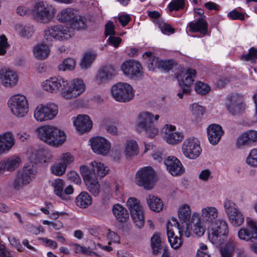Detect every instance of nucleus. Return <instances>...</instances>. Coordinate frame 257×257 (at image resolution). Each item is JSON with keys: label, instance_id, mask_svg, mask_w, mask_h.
<instances>
[{"label": "nucleus", "instance_id": "nucleus-50", "mask_svg": "<svg viewBox=\"0 0 257 257\" xmlns=\"http://www.w3.org/2000/svg\"><path fill=\"white\" fill-rule=\"evenodd\" d=\"M246 162L250 166L257 167V148L251 150Z\"/></svg>", "mask_w": 257, "mask_h": 257}, {"label": "nucleus", "instance_id": "nucleus-19", "mask_svg": "<svg viewBox=\"0 0 257 257\" xmlns=\"http://www.w3.org/2000/svg\"><path fill=\"white\" fill-rule=\"evenodd\" d=\"M93 151L97 154L106 155L110 148V144L105 138L96 137L90 140Z\"/></svg>", "mask_w": 257, "mask_h": 257}, {"label": "nucleus", "instance_id": "nucleus-9", "mask_svg": "<svg viewBox=\"0 0 257 257\" xmlns=\"http://www.w3.org/2000/svg\"><path fill=\"white\" fill-rule=\"evenodd\" d=\"M155 172L151 167H144L139 170L136 174V183L146 189L153 188Z\"/></svg>", "mask_w": 257, "mask_h": 257}, {"label": "nucleus", "instance_id": "nucleus-57", "mask_svg": "<svg viewBox=\"0 0 257 257\" xmlns=\"http://www.w3.org/2000/svg\"><path fill=\"white\" fill-rule=\"evenodd\" d=\"M159 27L164 34L173 33L175 31V30L170 25L164 22L159 23Z\"/></svg>", "mask_w": 257, "mask_h": 257}, {"label": "nucleus", "instance_id": "nucleus-61", "mask_svg": "<svg viewBox=\"0 0 257 257\" xmlns=\"http://www.w3.org/2000/svg\"><path fill=\"white\" fill-rule=\"evenodd\" d=\"M105 33L106 36L115 35V32L114 31V26L112 22H108L105 25Z\"/></svg>", "mask_w": 257, "mask_h": 257}, {"label": "nucleus", "instance_id": "nucleus-17", "mask_svg": "<svg viewBox=\"0 0 257 257\" xmlns=\"http://www.w3.org/2000/svg\"><path fill=\"white\" fill-rule=\"evenodd\" d=\"M85 89V85L82 79L74 80L69 88L62 95L66 99H71L81 95Z\"/></svg>", "mask_w": 257, "mask_h": 257}, {"label": "nucleus", "instance_id": "nucleus-15", "mask_svg": "<svg viewBox=\"0 0 257 257\" xmlns=\"http://www.w3.org/2000/svg\"><path fill=\"white\" fill-rule=\"evenodd\" d=\"M121 69L125 75L131 78L140 77L143 74V67L141 63L134 60L123 63Z\"/></svg>", "mask_w": 257, "mask_h": 257}, {"label": "nucleus", "instance_id": "nucleus-20", "mask_svg": "<svg viewBox=\"0 0 257 257\" xmlns=\"http://www.w3.org/2000/svg\"><path fill=\"white\" fill-rule=\"evenodd\" d=\"M164 164L167 170L173 176H178L182 175L184 171L180 161L174 156L168 157L165 161Z\"/></svg>", "mask_w": 257, "mask_h": 257}, {"label": "nucleus", "instance_id": "nucleus-30", "mask_svg": "<svg viewBox=\"0 0 257 257\" xmlns=\"http://www.w3.org/2000/svg\"><path fill=\"white\" fill-rule=\"evenodd\" d=\"M37 173V169L36 167L32 164L24 167L22 172L19 173L18 175L22 179V181L27 185L30 183Z\"/></svg>", "mask_w": 257, "mask_h": 257}, {"label": "nucleus", "instance_id": "nucleus-51", "mask_svg": "<svg viewBox=\"0 0 257 257\" xmlns=\"http://www.w3.org/2000/svg\"><path fill=\"white\" fill-rule=\"evenodd\" d=\"M66 165H63L62 162L54 165L51 168L52 173L57 176H61L65 172Z\"/></svg>", "mask_w": 257, "mask_h": 257}, {"label": "nucleus", "instance_id": "nucleus-18", "mask_svg": "<svg viewBox=\"0 0 257 257\" xmlns=\"http://www.w3.org/2000/svg\"><path fill=\"white\" fill-rule=\"evenodd\" d=\"M247 223V227L240 229L238 236L241 239L254 242L257 239V225L252 220H248Z\"/></svg>", "mask_w": 257, "mask_h": 257}, {"label": "nucleus", "instance_id": "nucleus-55", "mask_svg": "<svg viewBox=\"0 0 257 257\" xmlns=\"http://www.w3.org/2000/svg\"><path fill=\"white\" fill-rule=\"evenodd\" d=\"M227 16L230 20H243L244 19V15L241 13L238 12L235 10L230 12L228 14Z\"/></svg>", "mask_w": 257, "mask_h": 257}, {"label": "nucleus", "instance_id": "nucleus-62", "mask_svg": "<svg viewBox=\"0 0 257 257\" xmlns=\"http://www.w3.org/2000/svg\"><path fill=\"white\" fill-rule=\"evenodd\" d=\"M9 240L12 246H15L18 251H22V249L23 247L19 239L14 236H10L9 237Z\"/></svg>", "mask_w": 257, "mask_h": 257}, {"label": "nucleus", "instance_id": "nucleus-12", "mask_svg": "<svg viewBox=\"0 0 257 257\" xmlns=\"http://www.w3.org/2000/svg\"><path fill=\"white\" fill-rule=\"evenodd\" d=\"M80 170L87 189L94 196H97L100 189L96 173L90 172L87 166H81Z\"/></svg>", "mask_w": 257, "mask_h": 257}, {"label": "nucleus", "instance_id": "nucleus-37", "mask_svg": "<svg viewBox=\"0 0 257 257\" xmlns=\"http://www.w3.org/2000/svg\"><path fill=\"white\" fill-rule=\"evenodd\" d=\"M147 202L150 208L157 212L161 211L163 208V204L159 198L152 195H149L147 198Z\"/></svg>", "mask_w": 257, "mask_h": 257}, {"label": "nucleus", "instance_id": "nucleus-28", "mask_svg": "<svg viewBox=\"0 0 257 257\" xmlns=\"http://www.w3.org/2000/svg\"><path fill=\"white\" fill-rule=\"evenodd\" d=\"M21 162V158L14 156L0 162V172L2 171L12 172L17 168Z\"/></svg>", "mask_w": 257, "mask_h": 257}, {"label": "nucleus", "instance_id": "nucleus-41", "mask_svg": "<svg viewBox=\"0 0 257 257\" xmlns=\"http://www.w3.org/2000/svg\"><path fill=\"white\" fill-rule=\"evenodd\" d=\"M139 153V149L137 142L134 140L126 141L124 153L126 156L132 157L137 155Z\"/></svg>", "mask_w": 257, "mask_h": 257}, {"label": "nucleus", "instance_id": "nucleus-1", "mask_svg": "<svg viewBox=\"0 0 257 257\" xmlns=\"http://www.w3.org/2000/svg\"><path fill=\"white\" fill-rule=\"evenodd\" d=\"M57 19L61 23H70V27L62 25L47 27L44 30V38L49 42L53 40L66 41L74 35V30L86 28V19L80 16H76L73 9L68 8L57 14Z\"/></svg>", "mask_w": 257, "mask_h": 257}, {"label": "nucleus", "instance_id": "nucleus-47", "mask_svg": "<svg viewBox=\"0 0 257 257\" xmlns=\"http://www.w3.org/2000/svg\"><path fill=\"white\" fill-rule=\"evenodd\" d=\"M242 60L246 61H250L251 63L257 61V49L251 47L248 53L243 55L241 57Z\"/></svg>", "mask_w": 257, "mask_h": 257}, {"label": "nucleus", "instance_id": "nucleus-56", "mask_svg": "<svg viewBox=\"0 0 257 257\" xmlns=\"http://www.w3.org/2000/svg\"><path fill=\"white\" fill-rule=\"evenodd\" d=\"M8 46L7 39L4 35L0 36V55H4L6 53V49Z\"/></svg>", "mask_w": 257, "mask_h": 257}, {"label": "nucleus", "instance_id": "nucleus-5", "mask_svg": "<svg viewBox=\"0 0 257 257\" xmlns=\"http://www.w3.org/2000/svg\"><path fill=\"white\" fill-rule=\"evenodd\" d=\"M153 115L148 111L141 113L138 117L136 130L139 132H145L150 138H154L159 132L153 122Z\"/></svg>", "mask_w": 257, "mask_h": 257}, {"label": "nucleus", "instance_id": "nucleus-53", "mask_svg": "<svg viewBox=\"0 0 257 257\" xmlns=\"http://www.w3.org/2000/svg\"><path fill=\"white\" fill-rule=\"evenodd\" d=\"M33 27L30 25H26L22 28L20 32L21 37L29 38L33 34Z\"/></svg>", "mask_w": 257, "mask_h": 257}, {"label": "nucleus", "instance_id": "nucleus-34", "mask_svg": "<svg viewBox=\"0 0 257 257\" xmlns=\"http://www.w3.org/2000/svg\"><path fill=\"white\" fill-rule=\"evenodd\" d=\"M178 216L182 223H185L186 228L190 227L191 222V209L188 205H184L180 208L178 211Z\"/></svg>", "mask_w": 257, "mask_h": 257}, {"label": "nucleus", "instance_id": "nucleus-8", "mask_svg": "<svg viewBox=\"0 0 257 257\" xmlns=\"http://www.w3.org/2000/svg\"><path fill=\"white\" fill-rule=\"evenodd\" d=\"M182 232L176 218H172L171 221L168 222L167 234L168 240L172 247L175 249L180 248L182 244Z\"/></svg>", "mask_w": 257, "mask_h": 257}, {"label": "nucleus", "instance_id": "nucleus-42", "mask_svg": "<svg viewBox=\"0 0 257 257\" xmlns=\"http://www.w3.org/2000/svg\"><path fill=\"white\" fill-rule=\"evenodd\" d=\"M151 246L154 254H157L162 249V243L158 234H154L151 237Z\"/></svg>", "mask_w": 257, "mask_h": 257}, {"label": "nucleus", "instance_id": "nucleus-60", "mask_svg": "<svg viewBox=\"0 0 257 257\" xmlns=\"http://www.w3.org/2000/svg\"><path fill=\"white\" fill-rule=\"evenodd\" d=\"M40 240L46 246L50 247H52L54 249H56L58 247L57 243L52 239H48L46 237H43L40 238Z\"/></svg>", "mask_w": 257, "mask_h": 257}, {"label": "nucleus", "instance_id": "nucleus-24", "mask_svg": "<svg viewBox=\"0 0 257 257\" xmlns=\"http://www.w3.org/2000/svg\"><path fill=\"white\" fill-rule=\"evenodd\" d=\"M196 72L194 69H189L185 74V78L180 81L179 80L180 74H175V77L178 79L179 85L181 89H183L184 92H190L191 85L195 81L194 78L196 77Z\"/></svg>", "mask_w": 257, "mask_h": 257}, {"label": "nucleus", "instance_id": "nucleus-23", "mask_svg": "<svg viewBox=\"0 0 257 257\" xmlns=\"http://www.w3.org/2000/svg\"><path fill=\"white\" fill-rule=\"evenodd\" d=\"M176 127L172 125L166 124L163 128L165 134V138L166 142L172 145H176L180 143L184 138V135L182 133L175 132Z\"/></svg>", "mask_w": 257, "mask_h": 257}, {"label": "nucleus", "instance_id": "nucleus-7", "mask_svg": "<svg viewBox=\"0 0 257 257\" xmlns=\"http://www.w3.org/2000/svg\"><path fill=\"white\" fill-rule=\"evenodd\" d=\"M8 105L13 114L23 117L29 111V103L27 97L21 94H16L10 97Z\"/></svg>", "mask_w": 257, "mask_h": 257}, {"label": "nucleus", "instance_id": "nucleus-6", "mask_svg": "<svg viewBox=\"0 0 257 257\" xmlns=\"http://www.w3.org/2000/svg\"><path fill=\"white\" fill-rule=\"evenodd\" d=\"M113 98L117 101L127 102L135 96L133 88L127 83L119 82L113 85L111 89Z\"/></svg>", "mask_w": 257, "mask_h": 257}, {"label": "nucleus", "instance_id": "nucleus-49", "mask_svg": "<svg viewBox=\"0 0 257 257\" xmlns=\"http://www.w3.org/2000/svg\"><path fill=\"white\" fill-rule=\"evenodd\" d=\"M52 185L54 188V193L60 198L63 191V180L60 179H57L52 182Z\"/></svg>", "mask_w": 257, "mask_h": 257}, {"label": "nucleus", "instance_id": "nucleus-33", "mask_svg": "<svg viewBox=\"0 0 257 257\" xmlns=\"http://www.w3.org/2000/svg\"><path fill=\"white\" fill-rule=\"evenodd\" d=\"M112 212L116 220L120 222H126L129 219V213L127 210L119 204L113 205Z\"/></svg>", "mask_w": 257, "mask_h": 257}, {"label": "nucleus", "instance_id": "nucleus-14", "mask_svg": "<svg viewBox=\"0 0 257 257\" xmlns=\"http://www.w3.org/2000/svg\"><path fill=\"white\" fill-rule=\"evenodd\" d=\"M182 149L185 156L190 159H196L202 152L199 142L194 138L185 140Z\"/></svg>", "mask_w": 257, "mask_h": 257}, {"label": "nucleus", "instance_id": "nucleus-35", "mask_svg": "<svg viewBox=\"0 0 257 257\" xmlns=\"http://www.w3.org/2000/svg\"><path fill=\"white\" fill-rule=\"evenodd\" d=\"M190 227L191 228L193 233L198 236H202L204 233V229L201 225L200 218L197 214H193Z\"/></svg>", "mask_w": 257, "mask_h": 257}, {"label": "nucleus", "instance_id": "nucleus-25", "mask_svg": "<svg viewBox=\"0 0 257 257\" xmlns=\"http://www.w3.org/2000/svg\"><path fill=\"white\" fill-rule=\"evenodd\" d=\"M0 79L5 87H13L18 81L17 74L13 70L2 69L0 71Z\"/></svg>", "mask_w": 257, "mask_h": 257}, {"label": "nucleus", "instance_id": "nucleus-38", "mask_svg": "<svg viewBox=\"0 0 257 257\" xmlns=\"http://www.w3.org/2000/svg\"><path fill=\"white\" fill-rule=\"evenodd\" d=\"M143 57L146 61L150 70L154 71L155 68H158L160 59L155 56L153 53L146 52L143 55Z\"/></svg>", "mask_w": 257, "mask_h": 257}, {"label": "nucleus", "instance_id": "nucleus-16", "mask_svg": "<svg viewBox=\"0 0 257 257\" xmlns=\"http://www.w3.org/2000/svg\"><path fill=\"white\" fill-rule=\"evenodd\" d=\"M225 106L229 112L232 115H236L242 112L245 108L241 98L237 95L228 96L225 102Z\"/></svg>", "mask_w": 257, "mask_h": 257}, {"label": "nucleus", "instance_id": "nucleus-46", "mask_svg": "<svg viewBox=\"0 0 257 257\" xmlns=\"http://www.w3.org/2000/svg\"><path fill=\"white\" fill-rule=\"evenodd\" d=\"M195 89L196 92L201 95H205L210 91V86L201 81H198L196 83Z\"/></svg>", "mask_w": 257, "mask_h": 257}, {"label": "nucleus", "instance_id": "nucleus-58", "mask_svg": "<svg viewBox=\"0 0 257 257\" xmlns=\"http://www.w3.org/2000/svg\"><path fill=\"white\" fill-rule=\"evenodd\" d=\"M68 179L70 182H73L76 184H79L81 183V179L79 175L75 172H71L67 175Z\"/></svg>", "mask_w": 257, "mask_h": 257}, {"label": "nucleus", "instance_id": "nucleus-48", "mask_svg": "<svg viewBox=\"0 0 257 257\" xmlns=\"http://www.w3.org/2000/svg\"><path fill=\"white\" fill-rule=\"evenodd\" d=\"M250 145L248 141V138L246 133H243L237 138L236 140V147L237 149H242L246 146Z\"/></svg>", "mask_w": 257, "mask_h": 257}, {"label": "nucleus", "instance_id": "nucleus-22", "mask_svg": "<svg viewBox=\"0 0 257 257\" xmlns=\"http://www.w3.org/2000/svg\"><path fill=\"white\" fill-rule=\"evenodd\" d=\"M72 119L77 131L81 134L89 132L92 127V122L86 114H79L76 118Z\"/></svg>", "mask_w": 257, "mask_h": 257}, {"label": "nucleus", "instance_id": "nucleus-39", "mask_svg": "<svg viewBox=\"0 0 257 257\" xmlns=\"http://www.w3.org/2000/svg\"><path fill=\"white\" fill-rule=\"evenodd\" d=\"M91 168L90 170V172H94L96 174V178L99 176L100 178L103 177L108 174L109 170L106 167H105L103 164L100 162L93 161L91 163Z\"/></svg>", "mask_w": 257, "mask_h": 257}, {"label": "nucleus", "instance_id": "nucleus-2", "mask_svg": "<svg viewBox=\"0 0 257 257\" xmlns=\"http://www.w3.org/2000/svg\"><path fill=\"white\" fill-rule=\"evenodd\" d=\"M38 137L45 143L54 146L58 147L66 140L64 132L51 125H44L37 129Z\"/></svg>", "mask_w": 257, "mask_h": 257}, {"label": "nucleus", "instance_id": "nucleus-11", "mask_svg": "<svg viewBox=\"0 0 257 257\" xmlns=\"http://www.w3.org/2000/svg\"><path fill=\"white\" fill-rule=\"evenodd\" d=\"M131 216L137 226L141 228L144 225V216L142 206L136 198H130L126 202Z\"/></svg>", "mask_w": 257, "mask_h": 257}, {"label": "nucleus", "instance_id": "nucleus-54", "mask_svg": "<svg viewBox=\"0 0 257 257\" xmlns=\"http://www.w3.org/2000/svg\"><path fill=\"white\" fill-rule=\"evenodd\" d=\"M192 111L193 114L197 117L202 116L205 112V109L204 107L197 103H194L192 104Z\"/></svg>", "mask_w": 257, "mask_h": 257}, {"label": "nucleus", "instance_id": "nucleus-32", "mask_svg": "<svg viewBox=\"0 0 257 257\" xmlns=\"http://www.w3.org/2000/svg\"><path fill=\"white\" fill-rule=\"evenodd\" d=\"M115 75L114 68L111 65L105 66L101 68L97 75V79L101 82L111 79Z\"/></svg>", "mask_w": 257, "mask_h": 257}, {"label": "nucleus", "instance_id": "nucleus-36", "mask_svg": "<svg viewBox=\"0 0 257 257\" xmlns=\"http://www.w3.org/2000/svg\"><path fill=\"white\" fill-rule=\"evenodd\" d=\"M92 198L86 192L80 193L75 199L76 205L81 208H87L92 204Z\"/></svg>", "mask_w": 257, "mask_h": 257}, {"label": "nucleus", "instance_id": "nucleus-3", "mask_svg": "<svg viewBox=\"0 0 257 257\" xmlns=\"http://www.w3.org/2000/svg\"><path fill=\"white\" fill-rule=\"evenodd\" d=\"M32 13L33 18L37 22L48 24L54 18L56 9L46 2L40 1L35 4Z\"/></svg>", "mask_w": 257, "mask_h": 257}, {"label": "nucleus", "instance_id": "nucleus-44", "mask_svg": "<svg viewBox=\"0 0 257 257\" xmlns=\"http://www.w3.org/2000/svg\"><path fill=\"white\" fill-rule=\"evenodd\" d=\"M95 56L94 55L91 53H86L82 60L80 65L83 69H87L90 67L93 61L94 60Z\"/></svg>", "mask_w": 257, "mask_h": 257}, {"label": "nucleus", "instance_id": "nucleus-52", "mask_svg": "<svg viewBox=\"0 0 257 257\" xmlns=\"http://www.w3.org/2000/svg\"><path fill=\"white\" fill-rule=\"evenodd\" d=\"M184 6V0H173L169 4L168 8L170 12L177 11L180 9H183Z\"/></svg>", "mask_w": 257, "mask_h": 257}, {"label": "nucleus", "instance_id": "nucleus-26", "mask_svg": "<svg viewBox=\"0 0 257 257\" xmlns=\"http://www.w3.org/2000/svg\"><path fill=\"white\" fill-rule=\"evenodd\" d=\"M208 140L213 145L217 144L224 134L222 127L216 124H212L207 129Z\"/></svg>", "mask_w": 257, "mask_h": 257}, {"label": "nucleus", "instance_id": "nucleus-4", "mask_svg": "<svg viewBox=\"0 0 257 257\" xmlns=\"http://www.w3.org/2000/svg\"><path fill=\"white\" fill-rule=\"evenodd\" d=\"M228 227L226 222L219 219L213 223L208 233V238L210 241L216 245L224 243L228 234Z\"/></svg>", "mask_w": 257, "mask_h": 257}, {"label": "nucleus", "instance_id": "nucleus-45", "mask_svg": "<svg viewBox=\"0 0 257 257\" xmlns=\"http://www.w3.org/2000/svg\"><path fill=\"white\" fill-rule=\"evenodd\" d=\"M75 61L72 58H67L64 60L63 63L58 66L59 70L65 71L66 70H72L75 66Z\"/></svg>", "mask_w": 257, "mask_h": 257}, {"label": "nucleus", "instance_id": "nucleus-13", "mask_svg": "<svg viewBox=\"0 0 257 257\" xmlns=\"http://www.w3.org/2000/svg\"><path fill=\"white\" fill-rule=\"evenodd\" d=\"M224 207L231 224L235 226L241 225L244 221V217L238 209L236 205L230 200H226Z\"/></svg>", "mask_w": 257, "mask_h": 257}, {"label": "nucleus", "instance_id": "nucleus-27", "mask_svg": "<svg viewBox=\"0 0 257 257\" xmlns=\"http://www.w3.org/2000/svg\"><path fill=\"white\" fill-rule=\"evenodd\" d=\"M14 145V136L11 132L0 135V155L9 151Z\"/></svg>", "mask_w": 257, "mask_h": 257}, {"label": "nucleus", "instance_id": "nucleus-43", "mask_svg": "<svg viewBox=\"0 0 257 257\" xmlns=\"http://www.w3.org/2000/svg\"><path fill=\"white\" fill-rule=\"evenodd\" d=\"M177 64L173 60H160L158 68L164 71H168L177 66Z\"/></svg>", "mask_w": 257, "mask_h": 257}, {"label": "nucleus", "instance_id": "nucleus-31", "mask_svg": "<svg viewBox=\"0 0 257 257\" xmlns=\"http://www.w3.org/2000/svg\"><path fill=\"white\" fill-rule=\"evenodd\" d=\"M188 27L190 32H199L204 36L207 33L208 24L204 18H201L195 23L190 22Z\"/></svg>", "mask_w": 257, "mask_h": 257}, {"label": "nucleus", "instance_id": "nucleus-59", "mask_svg": "<svg viewBox=\"0 0 257 257\" xmlns=\"http://www.w3.org/2000/svg\"><path fill=\"white\" fill-rule=\"evenodd\" d=\"M108 44L110 45L114 46L115 48L118 47L121 42V39L118 37H115L114 35L110 36L108 39Z\"/></svg>", "mask_w": 257, "mask_h": 257}, {"label": "nucleus", "instance_id": "nucleus-64", "mask_svg": "<svg viewBox=\"0 0 257 257\" xmlns=\"http://www.w3.org/2000/svg\"><path fill=\"white\" fill-rule=\"evenodd\" d=\"M250 144L252 143L257 142V132L254 131H249L245 132Z\"/></svg>", "mask_w": 257, "mask_h": 257}, {"label": "nucleus", "instance_id": "nucleus-21", "mask_svg": "<svg viewBox=\"0 0 257 257\" xmlns=\"http://www.w3.org/2000/svg\"><path fill=\"white\" fill-rule=\"evenodd\" d=\"M67 85V81L64 78L54 77L44 81L42 83V87L46 91L57 92L60 89H65Z\"/></svg>", "mask_w": 257, "mask_h": 257}, {"label": "nucleus", "instance_id": "nucleus-40", "mask_svg": "<svg viewBox=\"0 0 257 257\" xmlns=\"http://www.w3.org/2000/svg\"><path fill=\"white\" fill-rule=\"evenodd\" d=\"M49 47L45 44H40L35 46L33 52L35 56L38 59H45L49 54Z\"/></svg>", "mask_w": 257, "mask_h": 257}, {"label": "nucleus", "instance_id": "nucleus-29", "mask_svg": "<svg viewBox=\"0 0 257 257\" xmlns=\"http://www.w3.org/2000/svg\"><path fill=\"white\" fill-rule=\"evenodd\" d=\"M218 215V210L214 207L207 206L202 209L201 218L208 224L213 223Z\"/></svg>", "mask_w": 257, "mask_h": 257}, {"label": "nucleus", "instance_id": "nucleus-63", "mask_svg": "<svg viewBox=\"0 0 257 257\" xmlns=\"http://www.w3.org/2000/svg\"><path fill=\"white\" fill-rule=\"evenodd\" d=\"M25 185H26L22 181V179L18 175L13 182L14 188L16 190H19Z\"/></svg>", "mask_w": 257, "mask_h": 257}, {"label": "nucleus", "instance_id": "nucleus-10", "mask_svg": "<svg viewBox=\"0 0 257 257\" xmlns=\"http://www.w3.org/2000/svg\"><path fill=\"white\" fill-rule=\"evenodd\" d=\"M58 112L56 104L49 103L46 105H39L34 111V117L38 121H44L54 118Z\"/></svg>", "mask_w": 257, "mask_h": 257}]
</instances>
